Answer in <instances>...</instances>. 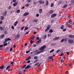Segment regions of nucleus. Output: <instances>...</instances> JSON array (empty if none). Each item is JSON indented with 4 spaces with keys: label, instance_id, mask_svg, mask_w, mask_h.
Returning <instances> with one entry per match:
<instances>
[{
    "label": "nucleus",
    "instance_id": "nucleus-1",
    "mask_svg": "<svg viewBox=\"0 0 74 74\" xmlns=\"http://www.w3.org/2000/svg\"><path fill=\"white\" fill-rule=\"evenodd\" d=\"M45 48H46V46L45 45L41 47L40 48V50L41 51H37L35 53V55H38V54H40V53H41L42 52H43L44 51H45V49H45Z\"/></svg>",
    "mask_w": 74,
    "mask_h": 74
},
{
    "label": "nucleus",
    "instance_id": "nucleus-2",
    "mask_svg": "<svg viewBox=\"0 0 74 74\" xmlns=\"http://www.w3.org/2000/svg\"><path fill=\"white\" fill-rule=\"evenodd\" d=\"M56 16V14H53L51 15V17L52 18H55Z\"/></svg>",
    "mask_w": 74,
    "mask_h": 74
},
{
    "label": "nucleus",
    "instance_id": "nucleus-3",
    "mask_svg": "<svg viewBox=\"0 0 74 74\" xmlns=\"http://www.w3.org/2000/svg\"><path fill=\"white\" fill-rule=\"evenodd\" d=\"M20 37V35L19 34H17L15 37V39H18Z\"/></svg>",
    "mask_w": 74,
    "mask_h": 74
},
{
    "label": "nucleus",
    "instance_id": "nucleus-4",
    "mask_svg": "<svg viewBox=\"0 0 74 74\" xmlns=\"http://www.w3.org/2000/svg\"><path fill=\"white\" fill-rule=\"evenodd\" d=\"M68 42L70 44H72V43H73L74 42L73 40L71 39H69L68 40Z\"/></svg>",
    "mask_w": 74,
    "mask_h": 74
},
{
    "label": "nucleus",
    "instance_id": "nucleus-5",
    "mask_svg": "<svg viewBox=\"0 0 74 74\" xmlns=\"http://www.w3.org/2000/svg\"><path fill=\"white\" fill-rule=\"evenodd\" d=\"M41 41V39H40L38 41L37 40V42L36 43V44H40Z\"/></svg>",
    "mask_w": 74,
    "mask_h": 74
},
{
    "label": "nucleus",
    "instance_id": "nucleus-6",
    "mask_svg": "<svg viewBox=\"0 0 74 74\" xmlns=\"http://www.w3.org/2000/svg\"><path fill=\"white\" fill-rule=\"evenodd\" d=\"M10 40L11 41V39L10 38H6L5 40V42H7L8 41H10Z\"/></svg>",
    "mask_w": 74,
    "mask_h": 74
},
{
    "label": "nucleus",
    "instance_id": "nucleus-7",
    "mask_svg": "<svg viewBox=\"0 0 74 74\" xmlns=\"http://www.w3.org/2000/svg\"><path fill=\"white\" fill-rule=\"evenodd\" d=\"M29 13L26 12L23 14V16H27V15H29Z\"/></svg>",
    "mask_w": 74,
    "mask_h": 74
},
{
    "label": "nucleus",
    "instance_id": "nucleus-8",
    "mask_svg": "<svg viewBox=\"0 0 74 74\" xmlns=\"http://www.w3.org/2000/svg\"><path fill=\"white\" fill-rule=\"evenodd\" d=\"M39 3L40 4H44V3H45V2L44 1H42L41 0H40L39 1Z\"/></svg>",
    "mask_w": 74,
    "mask_h": 74
},
{
    "label": "nucleus",
    "instance_id": "nucleus-9",
    "mask_svg": "<svg viewBox=\"0 0 74 74\" xmlns=\"http://www.w3.org/2000/svg\"><path fill=\"white\" fill-rule=\"evenodd\" d=\"M29 68H31V66L30 65H28L25 68V69H29Z\"/></svg>",
    "mask_w": 74,
    "mask_h": 74
},
{
    "label": "nucleus",
    "instance_id": "nucleus-10",
    "mask_svg": "<svg viewBox=\"0 0 74 74\" xmlns=\"http://www.w3.org/2000/svg\"><path fill=\"white\" fill-rule=\"evenodd\" d=\"M53 10H51L49 12V14H53Z\"/></svg>",
    "mask_w": 74,
    "mask_h": 74
},
{
    "label": "nucleus",
    "instance_id": "nucleus-11",
    "mask_svg": "<svg viewBox=\"0 0 74 74\" xmlns=\"http://www.w3.org/2000/svg\"><path fill=\"white\" fill-rule=\"evenodd\" d=\"M4 68V69H5V68H6V66L4 67V65H2L0 67V69H3Z\"/></svg>",
    "mask_w": 74,
    "mask_h": 74
},
{
    "label": "nucleus",
    "instance_id": "nucleus-12",
    "mask_svg": "<svg viewBox=\"0 0 74 74\" xmlns=\"http://www.w3.org/2000/svg\"><path fill=\"white\" fill-rule=\"evenodd\" d=\"M59 37L55 38L53 39V41H55V40H58V39H59Z\"/></svg>",
    "mask_w": 74,
    "mask_h": 74
},
{
    "label": "nucleus",
    "instance_id": "nucleus-13",
    "mask_svg": "<svg viewBox=\"0 0 74 74\" xmlns=\"http://www.w3.org/2000/svg\"><path fill=\"white\" fill-rule=\"evenodd\" d=\"M69 37H70V38H74V36L73 35H69Z\"/></svg>",
    "mask_w": 74,
    "mask_h": 74
},
{
    "label": "nucleus",
    "instance_id": "nucleus-14",
    "mask_svg": "<svg viewBox=\"0 0 74 74\" xmlns=\"http://www.w3.org/2000/svg\"><path fill=\"white\" fill-rule=\"evenodd\" d=\"M0 37L1 39H2V38H4V34H3L2 36H0Z\"/></svg>",
    "mask_w": 74,
    "mask_h": 74
},
{
    "label": "nucleus",
    "instance_id": "nucleus-15",
    "mask_svg": "<svg viewBox=\"0 0 74 74\" xmlns=\"http://www.w3.org/2000/svg\"><path fill=\"white\" fill-rule=\"evenodd\" d=\"M31 59V57L29 56V57H28L27 58H26L25 60H29V59Z\"/></svg>",
    "mask_w": 74,
    "mask_h": 74
},
{
    "label": "nucleus",
    "instance_id": "nucleus-16",
    "mask_svg": "<svg viewBox=\"0 0 74 74\" xmlns=\"http://www.w3.org/2000/svg\"><path fill=\"white\" fill-rule=\"evenodd\" d=\"M18 21H16L14 24V26H16V25H17V24H18Z\"/></svg>",
    "mask_w": 74,
    "mask_h": 74
},
{
    "label": "nucleus",
    "instance_id": "nucleus-17",
    "mask_svg": "<svg viewBox=\"0 0 74 74\" xmlns=\"http://www.w3.org/2000/svg\"><path fill=\"white\" fill-rule=\"evenodd\" d=\"M49 3V2H48V0H47L46 2V6H48V5Z\"/></svg>",
    "mask_w": 74,
    "mask_h": 74
},
{
    "label": "nucleus",
    "instance_id": "nucleus-18",
    "mask_svg": "<svg viewBox=\"0 0 74 74\" xmlns=\"http://www.w3.org/2000/svg\"><path fill=\"white\" fill-rule=\"evenodd\" d=\"M37 22H38V20L37 19L34 20L33 21V22L37 23Z\"/></svg>",
    "mask_w": 74,
    "mask_h": 74
},
{
    "label": "nucleus",
    "instance_id": "nucleus-19",
    "mask_svg": "<svg viewBox=\"0 0 74 74\" xmlns=\"http://www.w3.org/2000/svg\"><path fill=\"white\" fill-rule=\"evenodd\" d=\"M4 29V27H0V29L2 31H3V30Z\"/></svg>",
    "mask_w": 74,
    "mask_h": 74
},
{
    "label": "nucleus",
    "instance_id": "nucleus-20",
    "mask_svg": "<svg viewBox=\"0 0 74 74\" xmlns=\"http://www.w3.org/2000/svg\"><path fill=\"white\" fill-rule=\"evenodd\" d=\"M6 15H7V11H5L4 12L3 15V16H5Z\"/></svg>",
    "mask_w": 74,
    "mask_h": 74
},
{
    "label": "nucleus",
    "instance_id": "nucleus-21",
    "mask_svg": "<svg viewBox=\"0 0 74 74\" xmlns=\"http://www.w3.org/2000/svg\"><path fill=\"white\" fill-rule=\"evenodd\" d=\"M67 6V4L65 5L63 7V8H65Z\"/></svg>",
    "mask_w": 74,
    "mask_h": 74
},
{
    "label": "nucleus",
    "instance_id": "nucleus-22",
    "mask_svg": "<svg viewBox=\"0 0 74 74\" xmlns=\"http://www.w3.org/2000/svg\"><path fill=\"white\" fill-rule=\"evenodd\" d=\"M17 4H18L17 2L14 3L13 4V5H14V7H15V6H16V5H17Z\"/></svg>",
    "mask_w": 74,
    "mask_h": 74
},
{
    "label": "nucleus",
    "instance_id": "nucleus-23",
    "mask_svg": "<svg viewBox=\"0 0 74 74\" xmlns=\"http://www.w3.org/2000/svg\"><path fill=\"white\" fill-rule=\"evenodd\" d=\"M50 27H51V26L50 25H48L47 26V29L49 30Z\"/></svg>",
    "mask_w": 74,
    "mask_h": 74
},
{
    "label": "nucleus",
    "instance_id": "nucleus-24",
    "mask_svg": "<svg viewBox=\"0 0 74 74\" xmlns=\"http://www.w3.org/2000/svg\"><path fill=\"white\" fill-rule=\"evenodd\" d=\"M26 64H25L21 69H23V68H25V67H26Z\"/></svg>",
    "mask_w": 74,
    "mask_h": 74
},
{
    "label": "nucleus",
    "instance_id": "nucleus-25",
    "mask_svg": "<svg viewBox=\"0 0 74 74\" xmlns=\"http://www.w3.org/2000/svg\"><path fill=\"white\" fill-rule=\"evenodd\" d=\"M10 65H9L8 66H7V68L6 69V70H7V69H9V68H10Z\"/></svg>",
    "mask_w": 74,
    "mask_h": 74
},
{
    "label": "nucleus",
    "instance_id": "nucleus-26",
    "mask_svg": "<svg viewBox=\"0 0 74 74\" xmlns=\"http://www.w3.org/2000/svg\"><path fill=\"white\" fill-rule=\"evenodd\" d=\"M42 9H40L39 10V12L40 14H41L42 13Z\"/></svg>",
    "mask_w": 74,
    "mask_h": 74
},
{
    "label": "nucleus",
    "instance_id": "nucleus-27",
    "mask_svg": "<svg viewBox=\"0 0 74 74\" xmlns=\"http://www.w3.org/2000/svg\"><path fill=\"white\" fill-rule=\"evenodd\" d=\"M49 59H52V58H53V56H50L49 57Z\"/></svg>",
    "mask_w": 74,
    "mask_h": 74
},
{
    "label": "nucleus",
    "instance_id": "nucleus-28",
    "mask_svg": "<svg viewBox=\"0 0 74 74\" xmlns=\"http://www.w3.org/2000/svg\"><path fill=\"white\" fill-rule=\"evenodd\" d=\"M31 1V0H28L27 1V3H30Z\"/></svg>",
    "mask_w": 74,
    "mask_h": 74
},
{
    "label": "nucleus",
    "instance_id": "nucleus-29",
    "mask_svg": "<svg viewBox=\"0 0 74 74\" xmlns=\"http://www.w3.org/2000/svg\"><path fill=\"white\" fill-rule=\"evenodd\" d=\"M54 5V4H53V3H51V7H53V6Z\"/></svg>",
    "mask_w": 74,
    "mask_h": 74
},
{
    "label": "nucleus",
    "instance_id": "nucleus-30",
    "mask_svg": "<svg viewBox=\"0 0 74 74\" xmlns=\"http://www.w3.org/2000/svg\"><path fill=\"white\" fill-rule=\"evenodd\" d=\"M20 10H17V11H16V12L18 13H18H19V12H20Z\"/></svg>",
    "mask_w": 74,
    "mask_h": 74
},
{
    "label": "nucleus",
    "instance_id": "nucleus-31",
    "mask_svg": "<svg viewBox=\"0 0 74 74\" xmlns=\"http://www.w3.org/2000/svg\"><path fill=\"white\" fill-rule=\"evenodd\" d=\"M54 51V49H52L51 51H50V53H52V52H53Z\"/></svg>",
    "mask_w": 74,
    "mask_h": 74
},
{
    "label": "nucleus",
    "instance_id": "nucleus-32",
    "mask_svg": "<svg viewBox=\"0 0 74 74\" xmlns=\"http://www.w3.org/2000/svg\"><path fill=\"white\" fill-rule=\"evenodd\" d=\"M4 18V17L3 16H2L1 17V19H2V20H3Z\"/></svg>",
    "mask_w": 74,
    "mask_h": 74
},
{
    "label": "nucleus",
    "instance_id": "nucleus-33",
    "mask_svg": "<svg viewBox=\"0 0 74 74\" xmlns=\"http://www.w3.org/2000/svg\"><path fill=\"white\" fill-rule=\"evenodd\" d=\"M34 38H35V36H33L32 38V40H33V39H34Z\"/></svg>",
    "mask_w": 74,
    "mask_h": 74
},
{
    "label": "nucleus",
    "instance_id": "nucleus-34",
    "mask_svg": "<svg viewBox=\"0 0 74 74\" xmlns=\"http://www.w3.org/2000/svg\"><path fill=\"white\" fill-rule=\"evenodd\" d=\"M49 32H50V33H52V32H53V30H52V29H50Z\"/></svg>",
    "mask_w": 74,
    "mask_h": 74
},
{
    "label": "nucleus",
    "instance_id": "nucleus-35",
    "mask_svg": "<svg viewBox=\"0 0 74 74\" xmlns=\"http://www.w3.org/2000/svg\"><path fill=\"white\" fill-rule=\"evenodd\" d=\"M23 29H24V26L22 27L21 28V30H23Z\"/></svg>",
    "mask_w": 74,
    "mask_h": 74
},
{
    "label": "nucleus",
    "instance_id": "nucleus-36",
    "mask_svg": "<svg viewBox=\"0 0 74 74\" xmlns=\"http://www.w3.org/2000/svg\"><path fill=\"white\" fill-rule=\"evenodd\" d=\"M34 59H35V60H36V59H37L38 58L37 57V56H35L34 57Z\"/></svg>",
    "mask_w": 74,
    "mask_h": 74
},
{
    "label": "nucleus",
    "instance_id": "nucleus-37",
    "mask_svg": "<svg viewBox=\"0 0 74 74\" xmlns=\"http://www.w3.org/2000/svg\"><path fill=\"white\" fill-rule=\"evenodd\" d=\"M54 45H55V44H53V43H51V46L52 47H53V46H54Z\"/></svg>",
    "mask_w": 74,
    "mask_h": 74
},
{
    "label": "nucleus",
    "instance_id": "nucleus-38",
    "mask_svg": "<svg viewBox=\"0 0 74 74\" xmlns=\"http://www.w3.org/2000/svg\"><path fill=\"white\" fill-rule=\"evenodd\" d=\"M64 41V39H62L61 40V42H63Z\"/></svg>",
    "mask_w": 74,
    "mask_h": 74
},
{
    "label": "nucleus",
    "instance_id": "nucleus-39",
    "mask_svg": "<svg viewBox=\"0 0 74 74\" xmlns=\"http://www.w3.org/2000/svg\"><path fill=\"white\" fill-rule=\"evenodd\" d=\"M27 29H28V27H26L25 29H24V30H26Z\"/></svg>",
    "mask_w": 74,
    "mask_h": 74
},
{
    "label": "nucleus",
    "instance_id": "nucleus-40",
    "mask_svg": "<svg viewBox=\"0 0 74 74\" xmlns=\"http://www.w3.org/2000/svg\"><path fill=\"white\" fill-rule=\"evenodd\" d=\"M39 63H40V62H37V63H36L35 64V66H36L38 65V64H39Z\"/></svg>",
    "mask_w": 74,
    "mask_h": 74
},
{
    "label": "nucleus",
    "instance_id": "nucleus-41",
    "mask_svg": "<svg viewBox=\"0 0 74 74\" xmlns=\"http://www.w3.org/2000/svg\"><path fill=\"white\" fill-rule=\"evenodd\" d=\"M61 29H64V26L62 25L61 27Z\"/></svg>",
    "mask_w": 74,
    "mask_h": 74
},
{
    "label": "nucleus",
    "instance_id": "nucleus-42",
    "mask_svg": "<svg viewBox=\"0 0 74 74\" xmlns=\"http://www.w3.org/2000/svg\"><path fill=\"white\" fill-rule=\"evenodd\" d=\"M44 38L45 39L46 38H47V35H45L44 36Z\"/></svg>",
    "mask_w": 74,
    "mask_h": 74
},
{
    "label": "nucleus",
    "instance_id": "nucleus-43",
    "mask_svg": "<svg viewBox=\"0 0 74 74\" xmlns=\"http://www.w3.org/2000/svg\"><path fill=\"white\" fill-rule=\"evenodd\" d=\"M48 30H49V29L47 28L45 30V32H47V31H48Z\"/></svg>",
    "mask_w": 74,
    "mask_h": 74
},
{
    "label": "nucleus",
    "instance_id": "nucleus-44",
    "mask_svg": "<svg viewBox=\"0 0 74 74\" xmlns=\"http://www.w3.org/2000/svg\"><path fill=\"white\" fill-rule=\"evenodd\" d=\"M12 8L11 7V6H9L8 7V9H9V10H10V9H11Z\"/></svg>",
    "mask_w": 74,
    "mask_h": 74
},
{
    "label": "nucleus",
    "instance_id": "nucleus-45",
    "mask_svg": "<svg viewBox=\"0 0 74 74\" xmlns=\"http://www.w3.org/2000/svg\"><path fill=\"white\" fill-rule=\"evenodd\" d=\"M7 45H8V44H7V43H5V44H3V46H7Z\"/></svg>",
    "mask_w": 74,
    "mask_h": 74
},
{
    "label": "nucleus",
    "instance_id": "nucleus-46",
    "mask_svg": "<svg viewBox=\"0 0 74 74\" xmlns=\"http://www.w3.org/2000/svg\"><path fill=\"white\" fill-rule=\"evenodd\" d=\"M36 40H40V38L39 37H37Z\"/></svg>",
    "mask_w": 74,
    "mask_h": 74
},
{
    "label": "nucleus",
    "instance_id": "nucleus-47",
    "mask_svg": "<svg viewBox=\"0 0 74 74\" xmlns=\"http://www.w3.org/2000/svg\"><path fill=\"white\" fill-rule=\"evenodd\" d=\"M29 52H30V51H26V53H29Z\"/></svg>",
    "mask_w": 74,
    "mask_h": 74
},
{
    "label": "nucleus",
    "instance_id": "nucleus-48",
    "mask_svg": "<svg viewBox=\"0 0 74 74\" xmlns=\"http://www.w3.org/2000/svg\"><path fill=\"white\" fill-rule=\"evenodd\" d=\"M12 51V49L10 48V52H11Z\"/></svg>",
    "mask_w": 74,
    "mask_h": 74
},
{
    "label": "nucleus",
    "instance_id": "nucleus-49",
    "mask_svg": "<svg viewBox=\"0 0 74 74\" xmlns=\"http://www.w3.org/2000/svg\"><path fill=\"white\" fill-rule=\"evenodd\" d=\"M33 3H34V4H36V1H33Z\"/></svg>",
    "mask_w": 74,
    "mask_h": 74
},
{
    "label": "nucleus",
    "instance_id": "nucleus-50",
    "mask_svg": "<svg viewBox=\"0 0 74 74\" xmlns=\"http://www.w3.org/2000/svg\"><path fill=\"white\" fill-rule=\"evenodd\" d=\"M38 60H36L34 62V63H36V62H37V61H38Z\"/></svg>",
    "mask_w": 74,
    "mask_h": 74
},
{
    "label": "nucleus",
    "instance_id": "nucleus-51",
    "mask_svg": "<svg viewBox=\"0 0 74 74\" xmlns=\"http://www.w3.org/2000/svg\"><path fill=\"white\" fill-rule=\"evenodd\" d=\"M9 49H10V47H8L6 48V49L7 50H9Z\"/></svg>",
    "mask_w": 74,
    "mask_h": 74
},
{
    "label": "nucleus",
    "instance_id": "nucleus-52",
    "mask_svg": "<svg viewBox=\"0 0 74 74\" xmlns=\"http://www.w3.org/2000/svg\"><path fill=\"white\" fill-rule=\"evenodd\" d=\"M25 6L26 7H29V4H27L25 5Z\"/></svg>",
    "mask_w": 74,
    "mask_h": 74
},
{
    "label": "nucleus",
    "instance_id": "nucleus-53",
    "mask_svg": "<svg viewBox=\"0 0 74 74\" xmlns=\"http://www.w3.org/2000/svg\"><path fill=\"white\" fill-rule=\"evenodd\" d=\"M30 42L31 44H32L33 42V41L31 40L30 41Z\"/></svg>",
    "mask_w": 74,
    "mask_h": 74
},
{
    "label": "nucleus",
    "instance_id": "nucleus-54",
    "mask_svg": "<svg viewBox=\"0 0 74 74\" xmlns=\"http://www.w3.org/2000/svg\"><path fill=\"white\" fill-rule=\"evenodd\" d=\"M3 47V45H0V47Z\"/></svg>",
    "mask_w": 74,
    "mask_h": 74
},
{
    "label": "nucleus",
    "instance_id": "nucleus-55",
    "mask_svg": "<svg viewBox=\"0 0 74 74\" xmlns=\"http://www.w3.org/2000/svg\"><path fill=\"white\" fill-rule=\"evenodd\" d=\"M11 28L12 29H14V27L13 26H12Z\"/></svg>",
    "mask_w": 74,
    "mask_h": 74
},
{
    "label": "nucleus",
    "instance_id": "nucleus-56",
    "mask_svg": "<svg viewBox=\"0 0 74 74\" xmlns=\"http://www.w3.org/2000/svg\"><path fill=\"white\" fill-rule=\"evenodd\" d=\"M30 62V61L29 60L27 61V63H29Z\"/></svg>",
    "mask_w": 74,
    "mask_h": 74
},
{
    "label": "nucleus",
    "instance_id": "nucleus-57",
    "mask_svg": "<svg viewBox=\"0 0 74 74\" xmlns=\"http://www.w3.org/2000/svg\"><path fill=\"white\" fill-rule=\"evenodd\" d=\"M36 16L37 17H38V16H39V14H37L36 15Z\"/></svg>",
    "mask_w": 74,
    "mask_h": 74
},
{
    "label": "nucleus",
    "instance_id": "nucleus-58",
    "mask_svg": "<svg viewBox=\"0 0 74 74\" xmlns=\"http://www.w3.org/2000/svg\"><path fill=\"white\" fill-rule=\"evenodd\" d=\"M59 4H62V2L61 1H59Z\"/></svg>",
    "mask_w": 74,
    "mask_h": 74
},
{
    "label": "nucleus",
    "instance_id": "nucleus-59",
    "mask_svg": "<svg viewBox=\"0 0 74 74\" xmlns=\"http://www.w3.org/2000/svg\"><path fill=\"white\" fill-rule=\"evenodd\" d=\"M64 55L63 53H62L60 55V56H63Z\"/></svg>",
    "mask_w": 74,
    "mask_h": 74
},
{
    "label": "nucleus",
    "instance_id": "nucleus-60",
    "mask_svg": "<svg viewBox=\"0 0 74 74\" xmlns=\"http://www.w3.org/2000/svg\"><path fill=\"white\" fill-rule=\"evenodd\" d=\"M33 47H36V45L35 44H34Z\"/></svg>",
    "mask_w": 74,
    "mask_h": 74
},
{
    "label": "nucleus",
    "instance_id": "nucleus-61",
    "mask_svg": "<svg viewBox=\"0 0 74 74\" xmlns=\"http://www.w3.org/2000/svg\"><path fill=\"white\" fill-rule=\"evenodd\" d=\"M16 0H13V3H15V2H16Z\"/></svg>",
    "mask_w": 74,
    "mask_h": 74
},
{
    "label": "nucleus",
    "instance_id": "nucleus-62",
    "mask_svg": "<svg viewBox=\"0 0 74 74\" xmlns=\"http://www.w3.org/2000/svg\"><path fill=\"white\" fill-rule=\"evenodd\" d=\"M51 23H53V20H52L51 21Z\"/></svg>",
    "mask_w": 74,
    "mask_h": 74
},
{
    "label": "nucleus",
    "instance_id": "nucleus-63",
    "mask_svg": "<svg viewBox=\"0 0 74 74\" xmlns=\"http://www.w3.org/2000/svg\"><path fill=\"white\" fill-rule=\"evenodd\" d=\"M66 29H64L63 30V32H65V31H66Z\"/></svg>",
    "mask_w": 74,
    "mask_h": 74
},
{
    "label": "nucleus",
    "instance_id": "nucleus-64",
    "mask_svg": "<svg viewBox=\"0 0 74 74\" xmlns=\"http://www.w3.org/2000/svg\"><path fill=\"white\" fill-rule=\"evenodd\" d=\"M59 51H60V50H57L56 51V53H58Z\"/></svg>",
    "mask_w": 74,
    "mask_h": 74
}]
</instances>
